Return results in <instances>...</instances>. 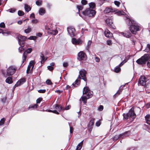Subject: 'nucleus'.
I'll use <instances>...</instances> for the list:
<instances>
[{"label":"nucleus","instance_id":"1","mask_svg":"<svg viewBox=\"0 0 150 150\" xmlns=\"http://www.w3.org/2000/svg\"><path fill=\"white\" fill-rule=\"evenodd\" d=\"M87 72L86 70L84 69H82L79 71V75L77 79L75 81V82L72 84L73 86L74 87H77L80 83V80L81 78L80 76L82 78V79H83L85 81H86L87 80L86 77V74Z\"/></svg>","mask_w":150,"mask_h":150},{"label":"nucleus","instance_id":"2","mask_svg":"<svg viewBox=\"0 0 150 150\" xmlns=\"http://www.w3.org/2000/svg\"><path fill=\"white\" fill-rule=\"evenodd\" d=\"M150 59V56L148 54H145L140 58L136 61L137 63L140 65L145 64L146 62Z\"/></svg>","mask_w":150,"mask_h":150},{"label":"nucleus","instance_id":"3","mask_svg":"<svg viewBox=\"0 0 150 150\" xmlns=\"http://www.w3.org/2000/svg\"><path fill=\"white\" fill-rule=\"evenodd\" d=\"M140 28L139 25L135 22L133 23V24L129 27V28L132 33L136 34L137 32L140 30Z\"/></svg>","mask_w":150,"mask_h":150},{"label":"nucleus","instance_id":"4","mask_svg":"<svg viewBox=\"0 0 150 150\" xmlns=\"http://www.w3.org/2000/svg\"><path fill=\"white\" fill-rule=\"evenodd\" d=\"M82 13L85 16H88L89 17H93L95 15L96 12L93 9L88 8L85 11L83 12Z\"/></svg>","mask_w":150,"mask_h":150},{"label":"nucleus","instance_id":"5","mask_svg":"<svg viewBox=\"0 0 150 150\" xmlns=\"http://www.w3.org/2000/svg\"><path fill=\"white\" fill-rule=\"evenodd\" d=\"M83 94L85 95L87 98H89L92 97L93 96V93L92 91H91L87 87H85L83 89Z\"/></svg>","mask_w":150,"mask_h":150},{"label":"nucleus","instance_id":"6","mask_svg":"<svg viewBox=\"0 0 150 150\" xmlns=\"http://www.w3.org/2000/svg\"><path fill=\"white\" fill-rule=\"evenodd\" d=\"M16 70V68L14 66H11L9 67L7 70V76H10L14 74Z\"/></svg>","mask_w":150,"mask_h":150},{"label":"nucleus","instance_id":"7","mask_svg":"<svg viewBox=\"0 0 150 150\" xmlns=\"http://www.w3.org/2000/svg\"><path fill=\"white\" fill-rule=\"evenodd\" d=\"M18 39V43L20 45H24L25 42L26 38V37L25 36H23L21 35H19L17 37Z\"/></svg>","mask_w":150,"mask_h":150},{"label":"nucleus","instance_id":"8","mask_svg":"<svg viewBox=\"0 0 150 150\" xmlns=\"http://www.w3.org/2000/svg\"><path fill=\"white\" fill-rule=\"evenodd\" d=\"M148 80L147 78L145 76H141L139 78L138 83L141 85L144 86L146 85V83Z\"/></svg>","mask_w":150,"mask_h":150},{"label":"nucleus","instance_id":"9","mask_svg":"<svg viewBox=\"0 0 150 150\" xmlns=\"http://www.w3.org/2000/svg\"><path fill=\"white\" fill-rule=\"evenodd\" d=\"M113 17L112 16L110 17V19L108 18L105 20V22L107 25L110 26V27L114 29H115V27L114 26L112 22Z\"/></svg>","mask_w":150,"mask_h":150},{"label":"nucleus","instance_id":"10","mask_svg":"<svg viewBox=\"0 0 150 150\" xmlns=\"http://www.w3.org/2000/svg\"><path fill=\"white\" fill-rule=\"evenodd\" d=\"M32 51V49L31 48H28V49L25 51L23 53V63L26 60V59L27 58L26 54H27L30 53Z\"/></svg>","mask_w":150,"mask_h":150},{"label":"nucleus","instance_id":"11","mask_svg":"<svg viewBox=\"0 0 150 150\" xmlns=\"http://www.w3.org/2000/svg\"><path fill=\"white\" fill-rule=\"evenodd\" d=\"M67 30L69 34L71 37L74 36L75 35V29L71 27L67 28Z\"/></svg>","mask_w":150,"mask_h":150},{"label":"nucleus","instance_id":"12","mask_svg":"<svg viewBox=\"0 0 150 150\" xmlns=\"http://www.w3.org/2000/svg\"><path fill=\"white\" fill-rule=\"evenodd\" d=\"M78 59L79 61H81L85 59L86 55L83 52L81 51L78 53Z\"/></svg>","mask_w":150,"mask_h":150},{"label":"nucleus","instance_id":"13","mask_svg":"<svg viewBox=\"0 0 150 150\" xmlns=\"http://www.w3.org/2000/svg\"><path fill=\"white\" fill-rule=\"evenodd\" d=\"M129 118L131 117L133 119L134 118L136 117V114L134 111V108H132L128 112Z\"/></svg>","mask_w":150,"mask_h":150},{"label":"nucleus","instance_id":"14","mask_svg":"<svg viewBox=\"0 0 150 150\" xmlns=\"http://www.w3.org/2000/svg\"><path fill=\"white\" fill-rule=\"evenodd\" d=\"M72 42L73 44L80 45L82 43V41L80 39H76L75 38H72Z\"/></svg>","mask_w":150,"mask_h":150},{"label":"nucleus","instance_id":"15","mask_svg":"<svg viewBox=\"0 0 150 150\" xmlns=\"http://www.w3.org/2000/svg\"><path fill=\"white\" fill-rule=\"evenodd\" d=\"M25 82V78H23L21 79L17 82L16 84L14 85V88L23 84V83Z\"/></svg>","mask_w":150,"mask_h":150},{"label":"nucleus","instance_id":"16","mask_svg":"<svg viewBox=\"0 0 150 150\" xmlns=\"http://www.w3.org/2000/svg\"><path fill=\"white\" fill-rule=\"evenodd\" d=\"M105 36L108 38H110L112 37V34L108 29H106L105 32Z\"/></svg>","mask_w":150,"mask_h":150},{"label":"nucleus","instance_id":"17","mask_svg":"<svg viewBox=\"0 0 150 150\" xmlns=\"http://www.w3.org/2000/svg\"><path fill=\"white\" fill-rule=\"evenodd\" d=\"M126 22L127 24L129 25L130 26L133 24V23H134L135 22L134 20H131L130 18H129L127 17H126Z\"/></svg>","mask_w":150,"mask_h":150},{"label":"nucleus","instance_id":"18","mask_svg":"<svg viewBox=\"0 0 150 150\" xmlns=\"http://www.w3.org/2000/svg\"><path fill=\"white\" fill-rule=\"evenodd\" d=\"M120 34L124 36L127 38L130 37L131 35V33L129 31H126L125 33L121 32Z\"/></svg>","mask_w":150,"mask_h":150},{"label":"nucleus","instance_id":"19","mask_svg":"<svg viewBox=\"0 0 150 150\" xmlns=\"http://www.w3.org/2000/svg\"><path fill=\"white\" fill-rule=\"evenodd\" d=\"M115 10L112 8L107 7H106L104 11V12L105 13H108L110 12H113Z\"/></svg>","mask_w":150,"mask_h":150},{"label":"nucleus","instance_id":"20","mask_svg":"<svg viewBox=\"0 0 150 150\" xmlns=\"http://www.w3.org/2000/svg\"><path fill=\"white\" fill-rule=\"evenodd\" d=\"M53 107L59 111L61 110H64V108H63L62 106H60L57 104H55L53 105Z\"/></svg>","mask_w":150,"mask_h":150},{"label":"nucleus","instance_id":"21","mask_svg":"<svg viewBox=\"0 0 150 150\" xmlns=\"http://www.w3.org/2000/svg\"><path fill=\"white\" fill-rule=\"evenodd\" d=\"M125 85H121L120 87L119 90L117 91V93L114 95L115 97L119 95L120 92L122 91V90L123 89V88L125 87Z\"/></svg>","mask_w":150,"mask_h":150},{"label":"nucleus","instance_id":"22","mask_svg":"<svg viewBox=\"0 0 150 150\" xmlns=\"http://www.w3.org/2000/svg\"><path fill=\"white\" fill-rule=\"evenodd\" d=\"M38 107V105L37 104H34L33 105H31L29 106L28 108L27 109V110H26V111L34 109L37 108Z\"/></svg>","mask_w":150,"mask_h":150},{"label":"nucleus","instance_id":"23","mask_svg":"<svg viewBox=\"0 0 150 150\" xmlns=\"http://www.w3.org/2000/svg\"><path fill=\"white\" fill-rule=\"evenodd\" d=\"M40 57L41 58L40 61L41 63L42 64L44 63L45 61L47 59V58H45L44 54L42 53H41L40 54Z\"/></svg>","mask_w":150,"mask_h":150},{"label":"nucleus","instance_id":"24","mask_svg":"<svg viewBox=\"0 0 150 150\" xmlns=\"http://www.w3.org/2000/svg\"><path fill=\"white\" fill-rule=\"evenodd\" d=\"M146 122L147 124L150 125V115H147L145 117ZM150 132V129H149Z\"/></svg>","mask_w":150,"mask_h":150},{"label":"nucleus","instance_id":"25","mask_svg":"<svg viewBox=\"0 0 150 150\" xmlns=\"http://www.w3.org/2000/svg\"><path fill=\"white\" fill-rule=\"evenodd\" d=\"M131 132L129 131H127V132H125L123 134H120V136L124 137V136H129Z\"/></svg>","mask_w":150,"mask_h":150},{"label":"nucleus","instance_id":"26","mask_svg":"<svg viewBox=\"0 0 150 150\" xmlns=\"http://www.w3.org/2000/svg\"><path fill=\"white\" fill-rule=\"evenodd\" d=\"M6 82L9 84L12 83L13 81H12V79L11 77H8L6 80Z\"/></svg>","mask_w":150,"mask_h":150},{"label":"nucleus","instance_id":"27","mask_svg":"<svg viewBox=\"0 0 150 150\" xmlns=\"http://www.w3.org/2000/svg\"><path fill=\"white\" fill-rule=\"evenodd\" d=\"M45 13V10L44 8H40L39 11V14L40 15H43Z\"/></svg>","mask_w":150,"mask_h":150},{"label":"nucleus","instance_id":"28","mask_svg":"<svg viewBox=\"0 0 150 150\" xmlns=\"http://www.w3.org/2000/svg\"><path fill=\"white\" fill-rule=\"evenodd\" d=\"M32 31V28L30 26H28L27 28L25 29L24 30V32L26 33H28Z\"/></svg>","mask_w":150,"mask_h":150},{"label":"nucleus","instance_id":"29","mask_svg":"<svg viewBox=\"0 0 150 150\" xmlns=\"http://www.w3.org/2000/svg\"><path fill=\"white\" fill-rule=\"evenodd\" d=\"M25 11L27 12L30 11L31 9L30 6L26 4H25Z\"/></svg>","mask_w":150,"mask_h":150},{"label":"nucleus","instance_id":"30","mask_svg":"<svg viewBox=\"0 0 150 150\" xmlns=\"http://www.w3.org/2000/svg\"><path fill=\"white\" fill-rule=\"evenodd\" d=\"M81 98H82V101L84 104H86V103L87 99H88V98H87V97H86V96H84V95L83 96L81 97Z\"/></svg>","mask_w":150,"mask_h":150},{"label":"nucleus","instance_id":"31","mask_svg":"<svg viewBox=\"0 0 150 150\" xmlns=\"http://www.w3.org/2000/svg\"><path fill=\"white\" fill-rule=\"evenodd\" d=\"M89 8L91 9H94L96 6L95 4L94 3L91 2L89 3Z\"/></svg>","mask_w":150,"mask_h":150},{"label":"nucleus","instance_id":"32","mask_svg":"<svg viewBox=\"0 0 150 150\" xmlns=\"http://www.w3.org/2000/svg\"><path fill=\"white\" fill-rule=\"evenodd\" d=\"M129 58V57L128 58L126 57L125 59L119 64V66L120 67L122 66L127 61Z\"/></svg>","mask_w":150,"mask_h":150},{"label":"nucleus","instance_id":"33","mask_svg":"<svg viewBox=\"0 0 150 150\" xmlns=\"http://www.w3.org/2000/svg\"><path fill=\"white\" fill-rule=\"evenodd\" d=\"M21 47H20L18 48V51L20 52H21L22 51L25 50V49L23 48V47L24 46V45H20Z\"/></svg>","mask_w":150,"mask_h":150},{"label":"nucleus","instance_id":"34","mask_svg":"<svg viewBox=\"0 0 150 150\" xmlns=\"http://www.w3.org/2000/svg\"><path fill=\"white\" fill-rule=\"evenodd\" d=\"M135 112L137 115L140 114V109L139 107H137L135 108Z\"/></svg>","mask_w":150,"mask_h":150},{"label":"nucleus","instance_id":"35","mask_svg":"<svg viewBox=\"0 0 150 150\" xmlns=\"http://www.w3.org/2000/svg\"><path fill=\"white\" fill-rule=\"evenodd\" d=\"M120 67L119 66H117L115 67L114 71L115 72L118 73L120 71Z\"/></svg>","mask_w":150,"mask_h":150},{"label":"nucleus","instance_id":"36","mask_svg":"<svg viewBox=\"0 0 150 150\" xmlns=\"http://www.w3.org/2000/svg\"><path fill=\"white\" fill-rule=\"evenodd\" d=\"M119 138H123V137H122V136H120V134L119 135H116L115 136L113 137V140H116Z\"/></svg>","mask_w":150,"mask_h":150},{"label":"nucleus","instance_id":"37","mask_svg":"<svg viewBox=\"0 0 150 150\" xmlns=\"http://www.w3.org/2000/svg\"><path fill=\"white\" fill-rule=\"evenodd\" d=\"M150 51V44H148L146 49L145 50V51L146 52H149Z\"/></svg>","mask_w":150,"mask_h":150},{"label":"nucleus","instance_id":"38","mask_svg":"<svg viewBox=\"0 0 150 150\" xmlns=\"http://www.w3.org/2000/svg\"><path fill=\"white\" fill-rule=\"evenodd\" d=\"M95 119L94 118H92L89 122V125L91 126L93 125Z\"/></svg>","mask_w":150,"mask_h":150},{"label":"nucleus","instance_id":"39","mask_svg":"<svg viewBox=\"0 0 150 150\" xmlns=\"http://www.w3.org/2000/svg\"><path fill=\"white\" fill-rule=\"evenodd\" d=\"M91 41H88L87 43V45L86 47V49L87 50H88V48L91 44Z\"/></svg>","mask_w":150,"mask_h":150},{"label":"nucleus","instance_id":"40","mask_svg":"<svg viewBox=\"0 0 150 150\" xmlns=\"http://www.w3.org/2000/svg\"><path fill=\"white\" fill-rule=\"evenodd\" d=\"M18 14L19 16H22L24 15V12L22 11L19 10L18 11Z\"/></svg>","mask_w":150,"mask_h":150},{"label":"nucleus","instance_id":"41","mask_svg":"<svg viewBox=\"0 0 150 150\" xmlns=\"http://www.w3.org/2000/svg\"><path fill=\"white\" fill-rule=\"evenodd\" d=\"M123 115V116L124 118L126 119H127L128 118H129V116L128 115V113L126 114L124 113Z\"/></svg>","mask_w":150,"mask_h":150},{"label":"nucleus","instance_id":"42","mask_svg":"<svg viewBox=\"0 0 150 150\" xmlns=\"http://www.w3.org/2000/svg\"><path fill=\"white\" fill-rule=\"evenodd\" d=\"M37 38V37L35 36H31L28 39L30 40H35Z\"/></svg>","mask_w":150,"mask_h":150},{"label":"nucleus","instance_id":"43","mask_svg":"<svg viewBox=\"0 0 150 150\" xmlns=\"http://www.w3.org/2000/svg\"><path fill=\"white\" fill-rule=\"evenodd\" d=\"M42 3V1H37L36 2V4L38 6H40L41 5Z\"/></svg>","mask_w":150,"mask_h":150},{"label":"nucleus","instance_id":"44","mask_svg":"<svg viewBox=\"0 0 150 150\" xmlns=\"http://www.w3.org/2000/svg\"><path fill=\"white\" fill-rule=\"evenodd\" d=\"M83 6L82 5H77V8H78L79 11L80 10H82L83 8Z\"/></svg>","mask_w":150,"mask_h":150},{"label":"nucleus","instance_id":"45","mask_svg":"<svg viewBox=\"0 0 150 150\" xmlns=\"http://www.w3.org/2000/svg\"><path fill=\"white\" fill-rule=\"evenodd\" d=\"M5 121V119L4 118H2L0 121V125H3Z\"/></svg>","mask_w":150,"mask_h":150},{"label":"nucleus","instance_id":"46","mask_svg":"<svg viewBox=\"0 0 150 150\" xmlns=\"http://www.w3.org/2000/svg\"><path fill=\"white\" fill-rule=\"evenodd\" d=\"M16 11V9L14 8H12L10 9H9L8 10V11H9L11 13H14Z\"/></svg>","mask_w":150,"mask_h":150},{"label":"nucleus","instance_id":"47","mask_svg":"<svg viewBox=\"0 0 150 150\" xmlns=\"http://www.w3.org/2000/svg\"><path fill=\"white\" fill-rule=\"evenodd\" d=\"M42 99L41 98H39L36 100V102L37 103H39L42 100Z\"/></svg>","mask_w":150,"mask_h":150},{"label":"nucleus","instance_id":"48","mask_svg":"<svg viewBox=\"0 0 150 150\" xmlns=\"http://www.w3.org/2000/svg\"><path fill=\"white\" fill-rule=\"evenodd\" d=\"M48 69L50 71H52L54 69L53 67L51 66H49L47 67Z\"/></svg>","mask_w":150,"mask_h":150},{"label":"nucleus","instance_id":"49","mask_svg":"<svg viewBox=\"0 0 150 150\" xmlns=\"http://www.w3.org/2000/svg\"><path fill=\"white\" fill-rule=\"evenodd\" d=\"M46 83L48 85H50L52 84V83L50 80L47 79L46 81Z\"/></svg>","mask_w":150,"mask_h":150},{"label":"nucleus","instance_id":"50","mask_svg":"<svg viewBox=\"0 0 150 150\" xmlns=\"http://www.w3.org/2000/svg\"><path fill=\"white\" fill-rule=\"evenodd\" d=\"M5 27V25L4 23H1L0 24V27L4 28Z\"/></svg>","mask_w":150,"mask_h":150},{"label":"nucleus","instance_id":"51","mask_svg":"<svg viewBox=\"0 0 150 150\" xmlns=\"http://www.w3.org/2000/svg\"><path fill=\"white\" fill-rule=\"evenodd\" d=\"M46 92V90L45 89H41L38 91V92L40 93H44Z\"/></svg>","mask_w":150,"mask_h":150},{"label":"nucleus","instance_id":"52","mask_svg":"<svg viewBox=\"0 0 150 150\" xmlns=\"http://www.w3.org/2000/svg\"><path fill=\"white\" fill-rule=\"evenodd\" d=\"M87 2L86 0H82L81 1V4L83 5L86 4Z\"/></svg>","mask_w":150,"mask_h":150},{"label":"nucleus","instance_id":"53","mask_svg":"<svg viewBox=\"0 0 150 150\" xmlns=\"http://www.w3.org/2000/svg\"><path fill=\"white\" fill-rule=\"evenodd\" d=\"M58 32L57 30H52L51 33L53 35H55Z\"/></svg>","mask_w":150,"mask_h":150},{"label":"nucleus","instance_id":"54","mask_svg":"<svg viewBox=\"0 0 150 150\" xmlns=\"http://www.w3.org/2000/svg\"><path fill=\"white\" fill-rule=\"evenodd\" d=\"M114 3L118 7L119 6V5L120 4V3L119 1H115Z\"/></svg>","mask_w":150,"mask_h":150},{"label":"nucleus","instance_id":"55","mask_svg":"<svg viewBox=\"0 0 150 150\" xmlns=\"http://www.w3.org/2000/svg\"><path fill=\"white\" fill-rule=\"evenodd\" d=\"M82 147L79 144L76 147V149L78 150H80L81 149Z\"/></svg>","mask_w":150,"mask_h":150},{"label":"nucleus","instance_id":"56","mask_svg":"<svg viewBox=\"0 0 150 150\" xmlns=\"http://www.w3.org/2000/svg\"><path fill=\"white\" fill-rule=\"evenodd\" d=\"M6 100V97H4L2 98L1 99V102L3 103H5Z\"/></svg>","mask_w":150,"mask_h":150},{"label":"nucleus","instance_id":"57","mask_svg":"<svg viewBox=\"0 0 150 150\" xmlns=\"http://www.w3.org/2000/svg\"><path fill=\"white\" fill-rule=\"evenodd\" d=\"M103 105H100L99 106V108L98 109V110L100 111H101L103 110Z\"/></svg>","mask_w":150,"mask_h":150},{"label":"nucleus","instance_id":"58","mask_svg":"<svg viewBox=\"0 0 150 150\" xmlns=\"http://www.w3.org/2000/svg\"><path fill=\"white\" fill-rule=\"evenodd\" d=\"M96 62H98L100 61V59L97 57H96L95 58Z\"/></svg>","mask_w":150,"mask_h":150},{"label":"nucleus","instance_id":"59","mask_svg":"<svg viewBox=\"0 0 150 150\" xmlns=\"http://www.w3.org/2000/svg\"><path fill=\"white\" fill-rule=\"evenodd\" d=\"M31 22L33 23H37L38 22V20L36 19H33L32 20Z\"/></svg>","mask_w":150,"mask_h":150},{"label":"nucleus","instance_id":"60","mask_svg":"<svg viewBox=\"0 0 150 150\" xmlns=\"http://www.w3.org/2000/svg\"><path fill=\"white\" fill-rule=\"evenodd\" d=\"M70 107H71V106L70 105H68L67 106H66L65 108H64V110H68L70 108Z\"/></svg>","mask_w":150,"mask_h":150},{"label":"nucleus","instance_id":"61","mask_svg":"<svg viewBox=\"0 0 150 150\" xmlns=\"http://www.w3.org/2000/svg\"><path fill=\"white\" fill-rule=\"evenodd\" d=\"M30 66H28L27 68V69L26 71V73L27 74H28L29 73V71L30 70Z\"/></svg>","mask_w":150,"mask_h":150},{"label":"nucleus","instance_id":"62","mask_svg":"<svg viewBox=\"0 0 150 150\" xmlns=\"http://www.w3.org/2000/svg\"><path fill=\"white\" fill-rule=\"evenodd\" d=\"M73 132V128L71 127L70 126V133H72Z\"/></svg>","mask_w":150,"mask_h":150},{"label":"nucleus","instance_id":"63","mask_svg":"<svg viewBox=\"0 0 150 150\" xmlns=\"http://www.w3.org/2000/svg\"><path fill=\"white\" fill-rule=\"evenodd\" d=\"M68 66V63L66 62H64L63 64V66L64 67H67Z\"/></svg>","mask_w":150,"mask_h":150},{"label":"nucleus","instance_id":"64","mask_svg":"<svg viewBox=\"0 0 150 150\" xmlns=\"http://www.w3.org/2000/svg\"><path fill=\"white\" fill-rule=\"evenodd\" d=\"M107 44L108 45H110L112 44V42L111 40H108L107 41Z\"/></svg>","mask_w":150,"mask_h":150}]
</instances>
